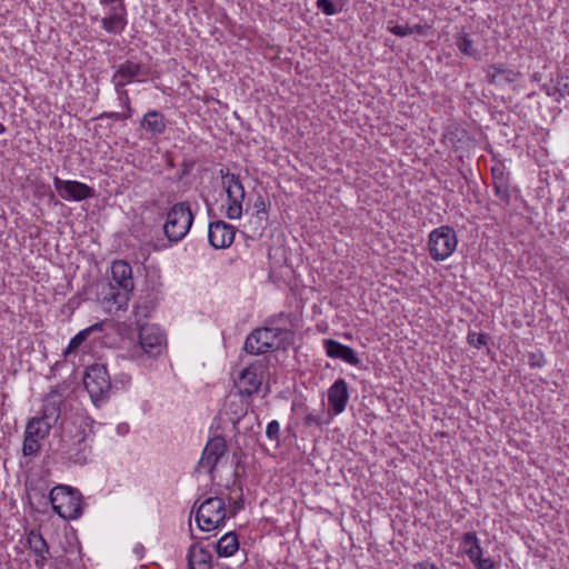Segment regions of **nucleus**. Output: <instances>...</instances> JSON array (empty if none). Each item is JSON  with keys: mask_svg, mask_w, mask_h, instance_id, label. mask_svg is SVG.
<instances>
[{"mask_svg": "<svg viewBox=\"0 0 569 569\" xmlns=\"http://www.w3.org/2000/svg\"><path fill=\"white\" fill-rule=\"evenodd\" d=\"M293 332L282 328H259L246 339L244 350L250 355H261L286 349L292 342Z\"/></svg>", "mask_w": 569, "mask_h": 569, "instance_id": "1", "label": "nucleus"}, {"mask_svg": "<svg viewBox=\"0 0 569 569\" xmlns=\"http://www.w3.org/2000/svg\"><path fill=\"white\" fill-rule=\"evenodd\" d=\"M111 276L118 287V290L116 291V287L110 283L109 292L103 297V301L108 303L111 302L117 309H121L127 305L129 293L134 288L132 268L127 261L117 260L112 262Z\"/></svg>", "mask_w": 569, "mask_h": 569, "instance_id": "2", "label": "nucleus"}, {"mask_svg": "<svg viewBox=\"0 0 569 569\" xmlns=\"http://www.w3.org/2000/svg\"><path fill=\"white\" fill-rule=\"evenodd\" d=\"M53 511L64 520H73L82 513V498L79 490L68 486H57L50 491Z\"/></svg>", "mask_w": 569, "mask_h": 569, "instance_id": "3", "label": "nucleus"}, {"mask_svg": "<svg viewBox=\"0 0 569 569\" xmlns=\"http://www.w3.org/2000/svg\"><path fill=\"white\" fill-rule=\"evenodd\" d=\"M193 222V214L187 202L176 203L167 213L163 231L168 240L177 242L186 237Z\"/></svg>", "mask_w": 569, "mask_h": 569, "instance_id": "4", "label": "nucleus"}, {"mask_svg": "<svg viewBox=\"0 0 569 569\" xmlns=\"http://www.w3.org/2000/svg\"><path fill=\"white\" fill-rule=\"evenodd\" d=\"M226 503L220 497H210L202 501L196 511V522L200 530L210 531L224 525Z\"/></svg>", "mask_w": 569, "mask_h": 569, "instance_id": "5", "label": "nucleus"}, {"mask_svg": "<svg viewBox=\"0 0 569 569\" xmlns=\"http://www.w3.org/2000/svg\"><path fill=\"white\" fill-rule=\"evenodd\" d=\"M458 239L456 231L450 226H441L429 234V253L435 261H443L456 250Z\"/></svg>", "mask_w": 569, "mask_h": 569, "instance_id": "6", "label": "nucleus"}, {"mask_svg": "<svg viewBox=\"0 0 569 569\" xmlns=\"http://www.w3.org/2000/svg\"><path fill=\"white\" fill-rule=\"evenodd\" d=\"M220 176L228 198L227 217L232 220L240 219L246 192L239 176L229 172V169H221Z\"/></svg>", "mask_w": 569, "mask_h": 569, "instance_id": "7", "label": "nucleus"}, {"mask_svg": "<svg viewBox=\"0 0 569 569\" xmlns=\"http://www.w3.org/2000/svg\"><path fill=\"white\" fill-rule=\"evenodd\" d=\"M83 385L93 402L101 400L111 388L110 377L103 365H92L87 368Z\"/></svg>", "mask_w": 569, "mask_h": 569, "instance_id": "8", "label": "nucleus"}, {"mask_svg": "<svg viewBox=\"0 0 569 569\" xmlns=\"http://www.w3.org/2000/svg\"><path fill=\"white\" fill-rule=\"evenodd\" d=\"M226 451L227 443L224 438L220 436L213 437L204 447L196 470L200 472L204 469L208 473L212 475L219 459Z\"/></svg>", "mask_w": 569, "mask_h": 569, "instance_id": "9", "label": "nucleus"}, {"mask_svg": "<svg viewBox=\"0 0 569 569\" xmlns=\"http://www.w3.org/2000/svg\"><path fill=\"white\" fill-rule=\"evenodd\" d=\"M53 184L60 197L67 200L82 201L94 196V190L83 182L54 177Z\"/></svg>", "mask_w": 569, "mask_h": 569, "instance_id": "10", "label": "nucleus"}, {"mask_svg": "<svg viewBox=\"0 0 569 569\" xmlns=\"http://www.w3.org/2000/svg\"><path fill=\"white\" fill-rule=\"evenodd\" d=\"M164 336L161 330L153 325H143L139 332V343L141 349L150 357L160 355L164 346Z\"/></svg>", "mask_w": 569, "mask_h": 569, "instance_id": "11", "label": "nucleus"}, {"mask_svg": "<svg viewBox=\"0 0 569 569\" xmlns=\"http://www.w3.org/2000/svg\"><path fill=\"white\" fill-rule=\"evenodd\" d=\"M236 236V228L224 221H214L209 224L208 239L216 249L228 248L232 244Z\"/></svg>", "mask_w": 569, "mask_h": 569, "instance_id": "12", "label": "nucleus"}, {"mask_svg": "<svg viewBox=\"0 0 569 569\" xmlns=\"http://www.w3.org/2000/svg\"><path fill=\"white\" fill-rule=\"evenodd\" d=\"M59 417V409L56 407L49 408L44 407L42 417H34L27 423L24 433L38 438L44 439L49 435V430L51 428V422L49 419L53 421Z\"/></svg>", "mask_w": 569, "mask_h": 569, "instance_id": "13", "label": "nucleus"}, {"mask_svg": "<svg viewBox=\"0 0 569 569\" xmlns=\"http://www.w3.org/2000/svg\"><path fill=\"white\" fill-rule=\"evenodd\" d=\"M109 12L101 18V27L109 33L120 34L127 27V8L126 4L107 6Z\"/></svg>", "mask_w": 569, "mask_h": 569, "instance_id": "14", "label": "nucleus"}, {"mask_svg": "<svg viewBox=\"0 0 569 569\" xmlns=\"http://www.w3.org/2000/svg\"><path fill=\"white\" fill-rule=\"evenodd\" d=\"M140 76H148V70L141 63L126 60L119 64L117 71L112 76V82H122L123 86L131 83L133 80L139 81Z\"/></svg>", "mask_w": 569, "mask_h": 569, "instance_id": "15", "label": "nucleus"}, {"mask_svg": "<svg viewBox=\"0 0 569 569\" xmlns=\"http://www.w3.org/2000/svg\"><path fill=\"white\" fill-rule=\"evenodd\" d=\"M261 383L262 375L259 368L249 366L241 372L237 385L242 395L251 396L259 390Z\"/></svg>", "mask_w": 569, "mask_h": 569, "instance_id": "16", "label": "nucleus"}, {"mask_svg": "<svg viewBox=\"0 0 569 569\" xmlns=\"http://www.w3.org/2000/svg\"><path fill=\"white\" fill-rule=\"evenodd\" d=\"M323 345L328 357L341 359L352 366H358L360 363L355 350L349 346H345L333 339H326Z\"/></svg>", "mask_w": 569, "mask_h": 569, "instance_id": "17", "label": "nucleus"}, {"mask_svg": "<svg viewBox=\"0 0 569 569\" xmlns=\"http://www.w3.org/2000/svg\"><path fill=\"white\" fill-rule=\"evenodd\" d=\"M349 398L348 386L343 379H338L328 391V402L336 415L341 413Z\"/></svg>", "mask_w": 569, "mask_h": 569, "instance_id": "18", "label": "nucleus"}, {"mask_svg": "<svg viewBox=\"0 0 569 569\" xmlns=\"http://www.w3.org/2000/svg\"><path fill=\"white\" fill-rule=\"evenodd\" d=\"M27 542L30 550L36 555V565L41 569L48 560L49 546L42 535L37 530H31L27 536Z\"/></svg>", "mask_w": 569, "mask_h": 569, "instance_id": "19", "label": "nucleus"}, {"mask_svg": "<svg viewBox=\"0 0 569 569\" xmlns=\"http://www.w3.org/2000/svg\"><path fill=\"white\" fill-rule=\"evenodd\" d=\"M189 569H211L212 556L203 547L192 545L188 552Z\"/></svg>", "mask_w": 569, "mask_h": 569, "instance_id": "20", "label": "nucleus"}, {"mask_svg": "<svg viewBox=\"0 0 569 569\" xmlns=\"http://www.w3.org/2000/svg\"><path fill=\"white\" fill-rule=\"evenodd\" d=\"M141 127L152 134H161L166 131L167 123L163 114L160 112L152 110L147 112L142 120Z\"/></svg>", "mask_w": 569, "mask_h": 569, "instance_id": "21", "label": "nucleus"}, {"mask_svg": "<svg viewBox=\"0 0 569 569\" xmlns=\"http://www.w3.org/2000/svg\"><path fill=\"white\" fill-rule=\"evenodd\" d=\"M239 549L238 536L234 531L227 532L217 542V553L220 557H230Z\"/></svg>", "mask_w": 569, "mask_h": 569, "instance_id": "22", "label": "nucleus"}, {"mask_svg": "<svg viewBox=\"0 0 569 569\" xmlns=\"http://www.w3.org/2000/svg\"><path fill=\"white\" fill-rule=\"evenodd\" d=\"M103 329V322H97L80 332H78L69 342L68 347L63 351V356L67 357L68 355L74 352L89 337L90 333L94 331H102Z\"/></svg>", "mask_w": 569, "mask_h": 569, "instance_id": "23", "label": "nucleus"}, {"mask_svg": "<svg viewBox=\"0 0 569 569\" xmlns=\"http://www.w3.org/2000/svg\"><path fill=\"white\" fill-rule=\"evenodd\" d=\"M492 188L495 196L500 199L503 206H509L511 202L509 174L492 180Z\"/></svg>", "mask_w": 569, "mask_h": 569, "instance_id": "24", "label": "nucleus"}, {"mask_svg": "<svg viewBox=\"0 0 569 569\" xmlns=\"http://www.w3.org/2000/svg\"><path fill=\"white\" fill-rule=\"evenodd\" d=\"M458 50L463 53L465 56L471 57V58H478L479 51L473 47V40L470 38V36L466 32H461L456 36L455 41Z\"/></svg>", "mask_w": 569, "mask_h": 569, "instance_id": "25", "label": "nucleus"}, {"mask_svg": "<svg viewBox=\"0 0 569 569\" xmlns=\"http://www.w3.org/2000/svg\"><path fill=\"white\" fill-rule=\"evenodd\" d=\"M495 66L493 69L497 70L500 84H511L521 76L519 71L507 68L505 63H495Z\"/></svg>", "mask_w": 569, "mask_h": 569, "instance_id": "26", "label": "nucleus"}, {"mask_svg": "<svg viewBox=\"0 0 569 569\" xmlns=\"http://www.w3.org/2000/svg\"><path fill=\"white\" fill-rule=\"evenodd\" d=\"M547 94L552 97L559 94V98L556 99L557 101H560V98L569 96V77L559 76L556 84L553 86V92L547 91Z\"/></svg>", "mask_w": 569, "mask_h": 569, "instance_id": "27", "label": "nucleus"}, {"mask_svg": "<svg viewBox=\"0 0 569 569\" xmlns=\"http://www.w3.org/2000/svg\"><path fill=\"white\" fill-rule=\"evenodd\" d=\"M489 340L490 336L483 332L478 333L475 331H469L467 336V342L476 349L486 347L489 343Z\"/></svg>", "mask_w": 569, "mask_h": 569, "instance_id": "28", "label": "nucleus"}, {"mask_svg": "<svg viewBox=\"0 0 569 569\" xmlns=\"http://www.w3.org/2000/svg\"><path fill=\"white\" fill-rule=\"evenodd\" d=\"M41 445L40 439L33 438L24 433V440L22 446L23 456H32L40 451Z\"/></svg>", "mask_w": 569, "mask_h": 569, "instance_id": "29", "label": "nucleus"}, {"mask_svg": "<svg viewBox=\"0 0 569 569\" xmlns=\"http://www.w3.org/2000/svg\"><path fill=\"white\" fill-rule=\"evenodd\" d=\"M113 84H114V89H116L119 102L126 109V112H130V114L132 116L130 98H129L128 91L124 89L126 86H123L122 82H116Z\"/></svg>", "mask_w": 569, "mask_h": 569, "instance_id": "30", "label": "nucleus"}, {"mask_svg": "<svg viewBox=\"0 0 569 569\" xmlns=\"http://www.w3.org/2000/svg\"><path fill=\"white\" fill-rule=\"evenodd\" d=\"M413 32H418V33H423V27L420 26V24H415L413 27H409V26H400V24H396L393 26V34L396 36H399V37H406V36H409V34H412Z\"/></svg>", "mask_w": 569, "mask_h": 569, "instance_id": "31", "label": "nucleus"}, {"mask_svg": "<svg viewBox=\"0 0 569 569\" xmlns=\"http://www.w3.org/2000/svg\"><path fill=\"white\" fill-rule=\"evenodd\" d=\"M528 365L531 368H542L546 366V358L541 350L528 353Z\"/></svg>", "mask_w": 569, "mask_h": 569, "instance_id": "32", "label": "nucleus"}, {"mask_svg": "<svg viewBox=\"0 0 569 569\" xmlns=\"http://www.w3.org/2000/svg\"><path fill=\"white\" fill-rule=\"evenodd\" d=\"M254 209H256V217L260 221H267L268 219V212H267V204L262 197H258V199L254 202Z\"/></svg>", "mask_w": 569, "mask_h": 569, "instance_id": "33", "label": "nucleus"}, {"mask_svg": "<svg viewBox=\"0 0 569 569\" xmlns=\"http://www.w3.org/2000/svg\"><path fill=\"white\" fill-rule=\"evenodd\" d=\"M266 435L269 439L278 441L280 435V426L277 420H272L267 425Z\"/></svg>", "mask_w": 569, "mask_h": 569, "instance_id": "34", "label": "nucleus"}, {"mask_svg": "<svg viewBox=\"0 0 569 569\" xmlns=\"http://www.w3.org/2000/svg\"><path fill=\"white\" fill-rule=\"evenodd\" d=\"M472 541L479 542V539H478L476 532L468 531V532L463 533V536L461 538V545H462L465 553H467V550L471 549V546H473Z\"/></svg>", "mask_w": 569, "mask_h": 569, "instance_id": "35", "label": "nucleus"}, {"mask_svg": "<svg viewBox=\"0 0 569 569\" xmlns=\"http://www.w3.org/2000/svg\"><path fill=\"white\" fill-rule=\"evenodd\" d=\"M317 7L327 16L336 13V7L331 0H318Z\"/></svg>", "mask_w": 569, "mask_h": 569, "instance_id": "36", "label": "nucleus"}, {"mask_svg": "<svg viewBox=\"0 0 569 569\" xmlns=\"http://www.w3.org/2000/svg\"><path fill=\"white\" fill-rule=\"evenodd\" d=\"M103 118L114 119L118 121H124V120L131 118V114H130V112H103L99 117H97V119H103Z\"/></svg>", "mask_w": 569, "mask_h": 569, "instance_id": "37", "label": "nucleus"}, {"mask_svg": "<svg viewBox=\"0 0 569 569\" xmlns=\"http://www.w3.org/2000/svg\"><path fill=\"white\" fill-rule=\"evenodd\" d=\"M493 68H496V66L495 63H491L486 69V80L489 84H500L499 76L497 73V70H495Z\"/></svg>", "mask_w": 569, "mask_h": 569, "instance_id": "38", "label": "nucleus"}, {"mask_svg": "<svg viewBox=\"0 0 569 569\" xmlns=\"http://www.w3.org/2000/svg\"><path fill=\"white\" fill-rule=\"evenodd\" d=\"M303 423L307 427H312V426L320 427L322 422H321V419L319 416L309 413L305 417Z\"/></svg>", "mask_w": 569, "mask_h": 569, "instance_id": "39", "label": "nucleus"}, {"mask_svg": "<svg viewBox=\"0 0 569 569\" xmlns=\"http://www.w3.org/2000/svg\"><path fill=\"white\" fill-rule=\"evenodd\" d=\"M472 542H473V546H471V549H468L467 553H466L469 559H472L473 556H482V553H483L482 547L480 546V541L479 542L472 541Z\"/></svg>", "mask_w": 569, "mask_h": 569, "instance_id": "40", "label": "nucleus"}, {"mask_svg": "<svg viewBox=\"0 0 569 569\" xmlns=\"http://www.w3.org/2000/svg\"><path fill=\"white\" fill-rule=\"evenodd\" d=\"M495 561L490 557H482L481 561H479V566L477 569H495Z\"/></svg>", "mask_w": 569, "mask_h": 569, "instance_id": "41", "label": "nucleus"}, {"mask_svg": "<svg viewBox=\"0 0 569 569\" xmlns=\"http://www.w3.org/2000/svg\"><path fill=\"white\" fill-rule=\"evenodd\" d=\"M413 569H440L432 562L429 561H420L413 565Z\"/></svg>", "mask_w": 569, "mask_h": 569, "instance_id": "42", "label": "nucleus"}, {"mask_svg": "<svg viewBox=\"0 0 569 569\" xmlns=\"http://www.w3.org/2000/svg\"><path fill=\"white\" fill-rule=\"evenodd\" d=\"M507 174L508 173L505 172L502 167L496 166L491 168L492 180H495L496 178L505 177Z\"/></svg>", "mask_w": 569, "mask_h": 569, "instance_id": "43", "label": "nucleus"}, {"mask_svg": "<svg viewBox=\"0 0 569 569\" xmlns=\"http://www.w3.org/2000/svg\"><path fill=\"white\" fill-rule=\"evenodd\" d=\"M102 6L124 4V0H100Z\"/></svg>", "mask_w": 569, "mask_h": 569, "instance_id": "44", "label": "nucleus"}, {"mask_svg": "<svg viewBox=\"0 0 569 569\" xmlns=\"http://www.w3.org/2000/svg\"><path fill=\"white\" fill-rule=\"evenodd\" d=\"M481 559H482V556H473V558H472V559H469V560H470V561L473 563V566L477 568V567L479 566V561H481Z\"/></svg>", "mask_w": 569, "mask_h": 569, "instance_id": "45", "label": "nucleus"}, {"mask_svg": "<svg viewBox=\"0 0 569 569\" xmlns=\"http://www.w3.org/2000/svg\"><path fill=\"white\" fill-rule=\"evenodd\" d=\"M192 168V163H183L182 174H188Z\"/></svg>", "mask_w": 569, "mask_h": 569, "instance_id": "46", "label": "nucleus"}, {"mask_svg": "<svg viewBox=\"0 0 569 569\" xmlns=\"http://www.w3.org/2000/svg\"><path fill=\"white\" fill-rule=\"evenodd\" d=\"M540 78H541V76H540V73H538V72H535V73L531 76L532 81H539V80H540Z\"/></svg>", "mask_w": 569, "mask_h": 569, "instance_id": "47", "label": "nucleus"}, {"mask_svg": "<svg viewBox=\"0 0 569 569\" xmlns=\"http://www.w3.org/2000/svg\"><path fill=\"white\" fill-rule=\"evenodd\" d=\"M542 88L546 90V92H547V91H549V92H553V87H552V88H549L547 84H543V87H542Z\"/></svg>", "mask_w": 569, "mask_h": 569, "instance_id": "48", "label": "nucleus"}, {"mask_svg": "<svg viewBox=\"0 0 569 569\" xmlns=\"http://www.w3.org/2000/svg\"><path fill=\"white\" fill-rule=\"evenodd\" d=\"M6 131V127L0 122V134Z\"/></svg>", "mask_w": 569, "mask_h": 569, "instance_id": "49", "label": "nucleus"}, {"mask_svg": "<svg viewBox=\"0 0 569 569\" xmlns=\"http://www.w3.org/2000/svg\"><path fill=\"white\" fill-rule=\"evenodd\" d=\"M141 549H142V547H141V546H139V547H137V548L134 549V551L138 553Z\"/></svg>", "mask_w": 569, "mask_h": 569, "instance_id": "50", "label": "nucleus"}]
</instances>
